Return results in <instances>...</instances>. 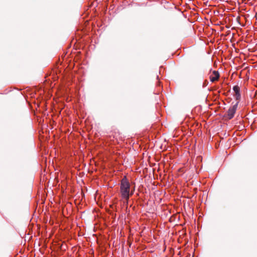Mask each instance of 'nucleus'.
I'll use <instances>...</instances> for the list:
<instances>
[{
    "mask_svg": "<svg viewBox=\"0 0 257 257\" xmlns=\"http://www.w3.org/2000/svg\"><path fill=\"white\" fill-rule=\"evenodd\" d=\"M233 90L235 93L236 96H240V88L237 85H235L233 87Z\"/></svg>",
    "mask_w": 257,
    "mask_h": 257,
    "instance_id": "nucleus-4",
    "label": "nucleus"
},
{
    "mask_svg": "<svg viewBox=\"0 0 257 257\" xmlns=\"http://www.w3.org/2000/svg\"><path fill=\"white\" fill-rule=\"evenodd\" d=\"M131 185L129 181L124 177L121 181L120 185V192L121 197L127 203L130 197L133 195L134 192H131Z\"/></svg>",
    "mask_w": 257,
    "mask_h": 257,
    "instance_id": "nucleus-1",
    "label": "nucleus"
},
{
    "mask_svg": "<svg viewBox=\"0 0 257 257\" xmlns=\"http://www.w3.org/2000/svg\"><path fill=\"white\" fill-rule=\"evenodd\" d=\"M219 73L217 71H213L212 74L210 76V80L212 82L217 81L219 78Z\"/></svg>",
    "mask_w": 257,
    "mask_h": 257,
    "instance_id": "nucleus-3",
    "label": "nucleus"
},
{
    "mask_svg": "<svg viewBox=\"0 0 257 257\" xmlns=\"http://www.w3.org/2000/svg\"><path fill=\"white\" fill-rule=\"evenodd\" d=\"M236 98V102L229 108L227 111V113L226 114V117L228 119H230L233 117L235 112L236 110L238 103L239 101V98L240 97H235Z\"/></svg>",
    "mask_w": 257,
    "mask_h": 257,
    "instance_id": "nucleus-2",
    "label": "nucleus"
},
{
    "mask_svg": "<svg viewBox=\"0 0 257 257\" xmlns=\"http://www.w3.org/2000/svg\"><path fill=\"white\" fill-rule=\"evenodd\" d=\"M208 84V81L206 80H204L202 84V87H205Z\"/></svg>",
    "mask_w": 257,
    "mask_h": 257,
    "instance_id": "nucleus-5",
    "label": "nucleus"
},
{
    "mask_svg": "<svg viewBox=\"0 0 257 257\" xmlns=\"http://www.w3.org/2000/svg\"><path fill=\"white\" fill-rule=\"evenodd\" d=\"M157 78L158 79L159 78V76H157Z\"/></svg>",
    "mask_w": 257,
    "mask_h": 257,
    "instance_id": "nucleus-6",
    "label": "nucleus"
}]
</instances>
